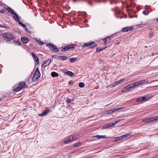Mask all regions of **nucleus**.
<instances>
[{
	"label": "nucleus",
	"instance_id": "nucleus-58",
	"mask_svg": "<svg viewBox=\"0 0 158 158\" xmlns=\"http://www.w3.org/2000/svg\"><path fill=\"white\" fill-rule=\"evenodd\" d=\"M110 105V104H109L107 105V106H108V105Z\"/></svg>",
	"mask_w": 158,
	"mask_h": 158
},
{
	"label": "nucleus",
	"instance_id": "nucleus-20",
	"mask_svg": "<svg viewBox=\"0 0 158 158\" xmlns=\"http://www.w3.org/2000/svg\"><path fill=\"white\" fill-rule=\"evenodd\" d=\"M92 137H96L98 138V139H106V135H97L92 136Z\"/></svg>",
	"mask_w": 158,
	"mask_h": 158
},
{
	"label": "nucleus",
	"instance_id": "nucleus-33",
	"mask_svg": "<svg viewBox=\"0 0 158 158\" xmlns=\"http://www.w3.org/2000/svg\"><path fill=\"white\" fill-rule=\"evenodd\" d=\"M0 27L3 28H6L7 29H9L10 27L9 26H6L4 25H1Z\"/></svg>",
	"mask_w": 158,
	"mask_h": 158
},
{
	"label": "nucleus",
	"instance_id": "nucleus-10",
	"mask_svg": "<svg viewBox=\"0 0 158 158\" xmlns=\"http://www.w3.org/2000/svg\"><path fill=\"white\" fill-rule=\"evenodd\" d=\"M76 137L74 136L69 137L67 138L64 142L65 144L69 143L73 141L74 139Z\"/></svg>",
	"mask_w": 158,
	"mask_h": 158
},
{
	"label": "nucleus",
	"instance_id": "nucleus-50",
	"mask_svg": "<svg viewBox=\"0 0 158 158\" xmlns=\"http://www.w3.org/2000/svg\"><path fill=\"white\" fill-rule=\"evenodd\" d=\"M24 28L26 30V31H28V30L27 27H26V26H25V27H24Z\"/></svg>",
	"mask_w": 158,
	"mask_h": 158
},
{
	"label": "nucleus",
	"instance_id": "nucleus-54",
	"mask_svg": "<svg viewBox=\"0 0 158 158\" xmlns=\"http://www.w3.org/2000/svg\"><path fill=\"white\" fill-rule=\"evenodd\" d=\"M156 20H157V22L158 23V19H157Z\"/></svg>",
	"mask_w": 158,
	"mask_h": 158
},
{
	"label": "nucleus",
	"instance_id": "nucleus-17",
	"mask_svg": "<svg viewBox=\"0 0 158 158\" xmlns=\"http://www.w3.org/2000/svg\"><path fill=\"white\" fill-rule=\"evenodd\" d=\"M51 60L48 59L46 60L43 64H42V66L44 65V66L46 67L48 66L51 63Z\"/></svg>",
	"mask_w": 158,
	"mask_h": 158
},
{
	"label": "nucleus",
	"instance_id": "nucleus-15",
	"mask_svg": "<svg viewBox=\"0 0 158 158\" xmlns=\"http://www.w3.org/2000/svg\"><path fill=\"white\" fill-rule=\"evenodd\" d=\"M110 37L108 36L106 38H104L103 39V41L104 42L105 44H107L109 43L110 41Z\"/></svg>",
	"mask_w": 158,
	"mask_h": 158
},
{
	"label": "nucleus",
	"instance_id": "nucleus-4",
	"mask_svg": "<svg viewBox=\"0 0 158 158\" xmlns=\"http://www.w3.org/2000/svg\"><path fill=\"white\" fill-rule=\"evenodd\" d=\"M98 46V44L94 43L93 41H90L89 43H85L82 46L83 48H85V47L90 46L89 48H95Z\"/></svg>",
	"mask_w": 158,
	"mask_h": 158
},
{
	"label": "nucleus",
	"instance_id": "nucleus-14",
	"mask_svg": "<svg viewBox=\"0 0 158 158\" xmlns=\"http://www.w3.org/2000/svg\"><path fill=\"white\" fill-rule=\"evenodd\" d=\"M31 55L33 57L34 59L35 60L37 64H39V61L38 57L35 55L34 52L31 53Z\"/></svg>",
	"mask_w": 158,
	"mask_h": 158
},
{
	"label": "nucleus",
	"instance_id": "nucleus-5",
	"mask_svg": "<svg viewBox=\"0 0 158 158\" xmlns=\"http://www.w3.org/2000/svg\"><path fill=\"white\" fill-rule=\"evenodd\" d=\"M40 73L39 71V69L37 68L35 71V73L32 78V80L33 81H37L40 76Z\"/></svg>",
	"mask_w": 158,
	"mask_h": 158
},
{
	"label": "nucleus",
	"instance_id": "nucleus-52",
	"mask_svg": "<svg viewBox=\"0 0 158 158\" xmlns=\"http://www.w3.org/2000/svg\"><path fill=\"white\" fill-rule=\"evenodd\" d=\"M2 35V31H0V36H1Z\"/></svg>",
	"mask_w": 158,
	"mask_h": 158
},
{
	"label": "nucleus",
	"instance_id": "nucleus-16",
	"mask_svg": "<svg viewBox=\"0 0 158 158\" xmlns=\"http://www.w3.org/2000/svg\"><path fill=\"white\" fill-rule=\"evenodd\" d=\"M147 97H143L137 98L136 101L138 102H140L143 101L147 100Z\"/></svg>",
	"mask_w": 158,
	"mask_h": 158
},
{
	"label": "nucleus",
	"instance_id": "nucleus-2",
	"mask_svg": "<svg viewBox=\"0 0 158 158\" xmlns=\"http://www.w3.org/2000/svg\"><path fill=\"white\" fill-rule=\"evenodd\" d=\"M136 86V83L135 82L127 85L122 90L121 92L123 93L128 92L131 90V89L134 88Z\"/></svg>",
	"mask_w": 158,
	"mask_h": 158
},
{
	"label": "nucleus",
	"instance_id": "nucleus-24",
	"mask_svg": "<svg viewBox=\"0 0 158 158\" xmlns=\"http://www.w3.org/2000/svg\"><path fill=\"white\" fill-rule=\"evenodd\" d=\"M67 72H66L68 75L70 76L71 77H73L75 76L74 74L72 72L67 70Z\"/></svg>",
	"mask_w": 158,
	"mask_h": 158
},
{
	"label": "nucleus",
	"instance_id": "nucleus-21",
	"mask_svg": "<svg viewBox=\"0 0 158 158\" xmlns=\"http://www.w3.org/2000/svg\"><path fill=\"white\" fill-rule=\"evenodd\" d=\"M22 41L24 43L26 44L29 41V40L28 38L26 37H22L21 38Z\"/></svg>",
	"mask_w": 158,
	"mask_h": 158
},
{
	"label": "nucleus",
	"instance_id": "nucleus-44",
	"mask_svg": "<svg viewBox=\"0 0 158 158\" xmlns=\"http://www.w3.org/2000/svg\"><path fill=\"white\" fill-rule=\"evenodd\" d=\"M106 47L101 48V51L104 50Z\"/></svg>",
	"mask_w": 158,
	"mask_h": 158
},
{
	"label": "nucleus",
	"instance_id": "nucleus-36",
	"mask_svg": "<svg viewBox=\"0 0 158 158\" xmlns=\"http://www.w3.org/2000/svg\"><path fill=\"white\" fill-rule=\"evenodd\" d=\"M96 51L97 52H99L101 51V48H99V47L97 48L96 49Z\"/></svg>",
	"mask_w": 158,
	"mask_h": 158
},
{
	"label": "nucleus",
	"instance_id": "nucleus-22",
	"mask_svg": "<svg viewBox=\"0 0 158 158\" xmlns=\"http://www.w3.org/2000/svg\"><path fill=\"white\" fill-rule=\"evenodd\" d=\"M146 81H147L146 80H143L138 82H136V83L137 86H138L141 84L144 83Z\"/></svg>",
	"mask_w": 158,
	"mask_h": 158
},
{
	"label": "nucleus",
	"instance_id": "nucleus-9",
	"mask_svg": "<svg viewBox=\"0 0 158 158\" xmlns=\"http://www.w3.org/2000/svg\"><path fill=\"white\" fill-rule=\"evenodd\" d=\"M124 108V107H121L117 108H115L108 110L106 112V114H111L116 111H118L120 109H123Z\"/></svg>",
	"mask_w": 158,
	"mask_h": 158
},
{
	"label": "nucleus",
	"instance_id": "nucleus-53",
	"mask_svg": "<svg viewBox=\"0 0 158 158\" xmlns=\"http://www.w3.org/2000/svg\"><path fill=\"white\" fill-rule=\"evenodd\" d=\"M4 12V10H2V11L1 10V11H0V12L2 13H3Z\"/></svg>",
	"mask_w": 158,
	"mask_h": 158
},
{
	"label": "nucleus",
	"instance_id": "nucleus-30",
	"mask_svg": "<svg viewBox=\"0 0 158 158\" xmlns=\"http://www.w3.org/2000/svg\"><path fill=\"white\" fill-rule=\"evenodd\" d=\"M130 135L129 133H127L126 134L122 135L123 139H124L128 137Z\"/></svg>",
	"mask_w": 158,
	"mask_h": 158
},
{
	"label": "nucleus",
	"instance_id": "nucleus-47",
	"mask_svg": "<svg viewBox=\"0 0 158 158\" xmlns=\"http://www.w3.org/2000/svg\"><path fill=\"white\" fill-rule=\"evenodd\" d=\"M24 28L26 30V31H28V30L27 27H26V26H25V27H24Z\"/></svg>",
	"mask_w": 158,
	"mask_h": 158
},
{
	"label": "nucleus",
	"instance_id": "nucleus-31",
	"mask_svg": "<svg viewBox=\"0 0 158 158\" xmlns=\"http://www.w3.org/2000/svg\"><path fill=\"white\" fill-rule=\"evenodd\" d=\"M85 86V84L83 82H80L79 84V86L81 88H83Z\"/></svg>",
	"mask_w": 158,
	"mask_h": 158
},
{
	"label": "nucleus",
	"instance_id": "nucleus-42",
	"mask_svg": "<svg viewBox=\"0 0 158 158\" xmlns=\"http://www.w3.org/2000/svg\"><path fill=\"white\" fill-rule=\"evenodd\" d=\"M118 139H119V140H121V139H123L122 138V135L118 137Z\"/></svg>",
	"mask_w": 158,
	"mask_h": 158
},
{
	"label": "nucleus",
	"instance_id": "nucleus-3",
	"mask_svg": "<svg viewBox=\"0 0 158 158\" xmlns=\"http://www.w3.org/2000/svg\"><path fill=\"white\" fill-rule=\"evenodd\" d=\"M26 86L27 87V86L26 85L25 82L21 81L19 82L18 86L14 88V90L15 92H18L22 89L23 88H25Z\"/></svg>",
	"mask_w": 158,
	"mask_h": 158
},
{
	"label": "nucleus",
	"instance_id": "nucleus-11",
	"mask_svg": "<svg viewBox=\"0 0 158 158\" xmlns=\"http://www.w3.org/2000/svg\"><path fill=\"white\" fill-rule=\"evenodd\" d=\"M133 28V27H126L123 28L122 31L123 32H127L132 30Z\"/></svg>",
	"mask_w": 158,
	"mask_h": 158
},
{
	"label": "nucleus",
	"instance_id": "nucleus-34",
	"mask_svg": "<svg viewBox=\"0 0 158 158\" xmlns=\"http://www.w3.org/2000/svg\"><path fill=\"white\" fill-rule=\"evenodd\" d=\"M144 25L145 23H143L138 25H137V27H138L140 28L143 27V26H144Z\"/></svg>",
	"mask_w": 158,
	"mask_h": 158
},
{
	"label": "nucleus",
	"instance_id": "nucleus-49",
	"mask_svg": "<svg viewBox=\"0 0 158 158\" xmlns=\"http://www.w3.org/2000/svg\"><path fill=\"white\" fill-rule=\"evenodd\" d=\"M24 28L26 30V31H28V30L27 27H26V26H25V27H24Z\"/></svg>",
	"mask_w": 158,
	"mask_h": 158
},
{
	"label": "nucleus",
	"instance_id": "nucleus-7",
	"mask_svg": "<svg viewBox=\"0 0 158 158\" xmlns=\"http://www.w3.org/2000/svg\"><path fill=\"white\" fill-rule=\"evenodd\" d=\"M47 47H49L52 51L54 52H58L59 51V49L53 44H47L46 45Z\"/></svg>",
	"mask_w": 158,
	"mask_h": 158
},
{
	"label": "nucleus",
	"instance_id": "nucleus-41",
	"mask_svg": "<svg viewBox=\"0 0 158 158\" xmlns=\"http://www.w3.org/2000/svg\"><path fill=\"white\" fill-rule=\"evenodd\" d=\"M18 22H19V24L20 25H22V24L23 23H22L21 21H20L19 20V21H18Z\"/></svg>",
	"mask_w": 158,
	"mask_h": 158
},
{
	"label": "nucleus",
	"instance_id": "nucleus-48",
	"mask_svg": "<svg viewBox=\"0 0 158 158\" xmlns=\"http://www.w3.org/2000/svg\"><path fill=\"white\" fill-rule=\"evenodd\" d=\"M24 28L26 30V31H28V30L27 27H26V26H25V27H24Z\"/></svg>",
	"mask_w": 158,
	"mask_h": 158
},
{
	"label": "nucleus",
	"instance_id": "nucleus-59",
	"mask_svg": "<svg viewBox=\"0 0 158 158\" xmlns=\"http://www.w3.org/2000/svg\"><path fill=\"white\" fill-rule=\"evenodd\" d=\"M110 105V104H109L107 105V106H108V105Z\"/></svg>",
	"mask_w": 158,
	"mask_h": 158
},
{
	"label": "nucleus",
	"instance_id": "nucleus-35",
	"mask_svg": "<svg viewBox=\"0 0 158 158\" xmlns=\"http://www.w3.org/2000/svg\"><path fill=\"white\" fill-rule=\"evenodd\" d=\"M37 42L40 44H44V42L43 41H39V40H38L37 41Z\"/></svg>",
	"mask_w": 158,
	"mask_h": 158
},
{
	"label": "nucleus",
	"instance_id": "nucleus-61",
	"mask_svg": "<svg viewBox=\"0 0 158 158\" xmlns=\"http://www.w3.org/2000/svg\"><path fill=\"white\" fill-rule=\"evenodd\" d=\"M73 1H75V0H73Z\"/></svg>",
	"mask_w": 158,
	"mask_h": 158
},
{
	"label": "nucleus",
	"instance_id": "nucleus-1",
	"mask_svg": "<svg viewBox=\"0 0 158 158\" xmlns=\"http://www.w3.org/2000/svg\"><path fill=\"white\" fill-rule=\"evenodd\" d=\"M3 37L5 40L8 41H10L14 40L15 37L13 34L10 33H5L3 35Z\"/></svg>",
	"mask_w": 158,
	"mask_h": 158
},
{
	"label": "nucleus",
	"instance_id": "nucleus-18",
	"mask_svg": "<svg viewBox=\"0 0 158 158\" xmlns=\"http://www.w3.org/2000/svg\"><path fill=\"white\" fill-rule=\"evenodd\" d=\"M14 15H15V16L13 17V19L15 20L18 22L20 19V17H19V15L15 13V14Z\"/></svg>",
	"mask_w": 158,
	"mask_h": 158
},
{
	"label": "nucleus",
	"instance_id": "nucleus-28",
	"mask_svg": "<svg viewBox=\"0 0 158 158\" xmlns=\"http://www.w3.org/2000/svg\"><path fill=\"white\" fill-rule=\"evenodd\" d=\"M118 84H118V81H115L114 84H111L110 85V87H112V86L114 87L115 86H116V85H118Z\"/></svg>",
	"mask_w": 158,
	"mask_h": 158
},
{
	"label": "nucleus",
	"instance_id": "nucleus-63",
	"mask_svg": "<svg viewBox=\"0 0 158 158\" xmlns=\"http://www.w3.org/2000/svg\"><path fill=\"white\" fill-rule=\"evenodd\" d=\"M0 11H1V10H0Z\"/></svg>",
	"mask_w": 158,
	"mask_h": 158
},
{
	"label": "nucleus",
	"instance_id": "nucleus-38",
	"mask_svg": "<svg viewBox=\"0 0 158 158\" xmlns=\"http://www.w3.org/2000/svg\"><path fill=\"white\" fill-rule=\"evenodd\" d=\"M153 35V34L152 32H150L149 33V35L150 37H152Z\"/></svg>",
	"mask_w": 158,
	"mask_h": 158
},
{
	"label": "nucleus",
	"instance_id": "nucleus-57",
	"mask_svg": "<svg viewBox=\"0 0 158 158\" xmlns=\"http://www.w3.org/2000/svg\"><path fill=\"white\" fill-rule=\"evenodd\" d=\"M110 105V104H109L107 105V106H108V105Z\"/></svg>",
	"mask_w": 158,
	"mask_h": 158
},
{
	"label": "nucleus",
	"instance_id": "nucleus-56",
	"mask_svg": "<svg viewBox=\"0 0 158 158\" xmlns=\"http://www.w3.org/2000/svg\"><path fill=\"white\" fill-rule=\"evenodd\" d=\"M110 105V104H109L107 105V106H108V105Z\"/></svg>",
	"mask_w": 158,
	"mask_h": 158
},
{
	"label": "nucleus",
	"instance_id": "nucleus-27",
	"mask_svg": "<svg viewBox=\"0 0 158 158\" xmlns=\"http://www.w3.org/2000/svg\"><path fill=\"white\" fill-rule=\"evenodd\" d=\"M77 60V59L76 58H70V61L72 63L76 61Z\"/></svg>",
	"mask_w": 158,
	"mask_h": 158
},
{
	"label": "nucleus",
	"instance_id": "nucleus-43",
	"mask_svg": "<svg viewBox=\"0 0 158 158\" xmlns=\"http://www.w3.org/2000/svg\"><path fill=\"white\" fill-rule=\"evenodd\" d=\"M16 42L18 45H20L21 43L20 42H19L18 41H16Z\"/></svg>",
	"mask_w": 158,
	"mask_h": 158
},
{
	"label": "nucleus",
	"instance_id": "nucleus-62",
	"mask_svg": "<svg viewBox=\"0 0 158 158\" xmlns=\"http://www.w3.org/2000/svg\"><path fill=\"white\" fill-rule=\"evenodd\" d=\"M1 101V100H0V101Z\"/></svg>",
	"mask_w": 158,
	"mask_h": 158
},
{
	"label": "nucleus",
	"instance_id": "nucleus-37",
	"mask_svg": "<svg viewBox=\"0 0 158 158\" xmlns=\"http://www.w3.org/2000/svg\"><path fill=\"white\" fill-rule=\"evenodd\" d=\"M148 118H158V115L154 117Z\"/></svg>",
	"mask_w": 158,
	"mask_h": 158
},
{
	"label": "nucleus",
	"instance_id": "nucleus-29",
	"mask_svg": "<svg viewBox=\"0 0 158 158\" xmlns=\"http://www.w3.org/2000/svg\"><path fill=\"white\" fill-rule=\"evenodd\" d=\"M73 101V99H71L69 98H67L66 99V102L68 103H70L71 102Z\"/></svg>",
	"mask_w": 158,
	"mask_h": 158
},
{
	"label": "nucleus",
	"instance_id": "nucleus-13",
	"mask_svg": "<svg viewBox=\"0 0 158 158\" xmlns=\"http://www.w3.org/2000/svg\"><path fill=\"white\" fill-rule=\"evenodd\" d=\"M157 119H142V121L143 122H144L145 123H151L155 121H157Z\"/></svg>",
	"mask_w": 158,
	"mask_h": 158
},
{
	"label": "nucleus",
	"instance_id": "nucleus-8",
	"mask_svg": "<svg viewBox=\"0 0 158 158\" xmlns=\"http://www.w3.org/2000/svg\"><path fill=\"white\" fill-rule=\"evenodd\" d=\"M74 47L73 44H71L66 46L62 49V51L65 52L68 50L71 51L74 50Z\"/></svg>",
	"mask_w": 158,
	"mask_h": 158
},
{
	"label": "nucleus",
	"instance_id": "nucleus-12",
	"mask_svg": "<svg viewBox=\"0 0 158 158\" xmlns=\"http://www.w3.org/2000/svg\"><path fill=\"white\" fill-rule=\"evenodd\" d=\"M50 111V109L45 110L44 111L41 113L39 114L38 115L40 116H44L46 115Z\"/></svg>",
	"mask_w": 158,
	"mask_h": 158
},
{
	"label": "nucleus",
	"instance_id": "nucleus-40",
	"mask_svg": "<svg viewBox=\"0 0 158 158\" xmlns=\"http://www.w3.org/2000/svg\"><path fill=\"white\" fill-rule=\"evenodd\" d=\"M73 81H70L69 82V85H70L71 84H72V83H73Z\"/></svg>",
	"mask_w": 158,
	"mask_h": 158
},
{
	"label": "nucleus",
	"instance_id": "nucleus-46",
	"mask_svg": "<svg viewBox=\"0 0 158 158\" xmlns=\"http://www.w3.org/2000/svg\"><path fill=\"white\" fill-rule=\"evenodd\" d=\"M143 14H144V15H148V14H146V13H145V11H143Z\"/></svg>",
	"mask_w": 158,
	"mask_h": 158
},
{
	"label": "nucleus",
	"instance_id": "nucleus-6",
	"mask_svg": "<svg viewBox=\"0 0 158 158\" xmlns=\"http://www.w3.org/2000/svg\"><path fill=\"white\" fill-rule=\"evenodd\" d=\"M123 119H119L118 121H115L114 123H107L105 126L103 127L102 129L108 128L109 127H112L115 126L117 123L120 122Z\"/></svg>",
	"mask_w": 158,
	"mask_h": 158
},
{
	"label": "nucleus",
	"instance_id": "nucleus-51",
	"mask_svg": "<svg viewBox=\"0 0 158 158\" xmlns=\"http://www.w3.org/2000/svg\"><path fill=\"white\" fill-rule=\"evenodd\" d=\"M21 26H22L23 27H25V25L23 23V24H22Z\"/></svg>",
	"mask_w": 158,
	"mask_h": 158
},
{
	"label": "nucleus",
	"instance_id": "nucleus-45",
	"mask_svg": "<svg viewBox=\"0 0 158 158\" xmlns=\"http://www.w3.org/2000/svg\"><path fill=\"white\" fill-rule=\"evenodd\" d=\"M58 57V56L56 55H53L52 56V57L53 58H54V57Z\"/></svg>",
	"mask_w": 158,
	"mask_h": 158
},
{
	"label": "nucleus",
	"instance_id": "nucleus-39",
	"mask_svg": "<svg viewBox=\"0 0 158 158\" xmlns=\"http://www.w3.org/2000/svg\"><path fill=\"white\" fill-rule=\"evenodd\" d=\"M118 140H119V139H118V137H115V141H116Z\"/></svg>",
	"mask_w": 158,
	"mask_h": 158
},
{
	"label": "nucleus",
	"instance_id": "nucleus-19",
	"mask_svg": "<svg viewBox=\"0 0 158 158\" xmlns=\"http://www.w3.org/2000/svg\"><path fill=\"white\" fill-rule=\"evenodd\" d=\"M7 10L10 13V14H11L12 15L13 14H15V12H14L12 9L10 8V7H8L6 8Z\"/></svg>",
	"mask_w": 158,
	"mask_h": 158
},
{
	"label": "nucleus",
	"instance_id": "nucleus-23",
	"mask_svg": "<svg viewBox=\"0 0 158 158\" xmlns=\"http://www.w3.org/2000/svg\"><path fill=\"white\" fill-rule=\"evenodd\" d=\"M51 75L53 77H56L59 76V74L56 72H53L51 73Z\"/></svg>",
	"mask_w": 158,
	"mask_h": 158
},
{
	"label": "nucleus",
	"instance_id": "nucleus-25",
	"mask_svg": "<svg viewBox=\"0 0 158 158\" xmlns=\"http://www.w3.org/2000/svg\"><path fill=\"white\" fill-rule=\"evenodd\" d=\"M81 146V143L80 142H78L76 143L73 145V147L75 148H77L80 147Z\"/></svg>",
	"mask_w": 158,
	"mask_h": 158
},
{
	"label": "nucleus",
	"instance_id": "nucleus-26",
	"mask_svg": "<svg viewBox=\"0 0 158 158\" xmlns=\"http://www.w3.org/2000/svg\"><path fill=\"white\" fill-rule=\"evenodd\" d=\"M58 57H60V59L62 60H65L67 59V57L66 56H58Z\"/></svg>",
	"mask_w": 158,
	"mask_h": 158
},
{
	"label": "nucleus",
	"instance_id": "nucleus-60",
	"mask_svg": "<svg viewBox=\"0 0 158 158\" xmlns=\"http://www.w3.org/2000/svg\"><path fill=\"white\" fill-rule=\"evenodd\" d=\"M119 43H117V44H118Z\"/></svg>",
	"mask_w": 158,
	"mask_h": 158
},
{
	"label": "nucleus",
	"instance_id": "nucleus-32",
	"mask_svg": "<svg viewBox=\"0 0 158 158\" xmlns=\"http://www.w3.org/2000/svg\"><path fill=\"white\" fill-rule=\"evenodd\" d=\"M125 80V79L123 78L122 79H121L120 80L118 81V84H119L122 83V82L123 81H124Z\"/></svg>",
	"mask_w": 158,
	"mask_h": 158
},
{
	"label": "nucleus",
	"instance_id": "nucleus-55",
	"mask_svg": "<svg viewBox=\"0 0 158 158\" xmlns=\"http://www.w3.org/2000/svg\"><path fill=\"white\" fill-rule=\"evenodd\" d=\"M155 54H158V52Z\"/></svg>",
	"mask_w": 158,
	"mask_h": 158
}]
</instances>
